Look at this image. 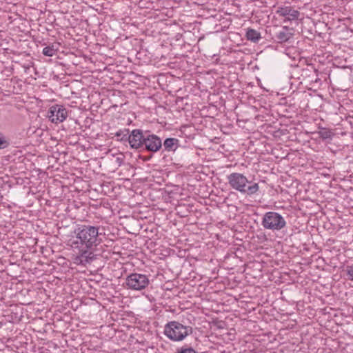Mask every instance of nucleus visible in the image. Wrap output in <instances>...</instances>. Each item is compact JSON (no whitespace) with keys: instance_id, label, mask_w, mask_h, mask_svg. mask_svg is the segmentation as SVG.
<instances>
[{"instance_id":"nucleus-1","label":"nucleus","mask_w":353,"mask_h":353,"mask_svg":"<svg viewBox=\"0 0 353 353\" xmlns=\"http://www.w3.org/2000/svg\"><path fill=\"white\" fill-rule=\"evenodd\" d=\"M74 233V239L70 240V245L74 250L77 251L78 255L74 258V263H90L94 258L93 251L102 242L99 227L90 225H78Z\"/></svg>"},{"instance_id":"nucleus-2","label":"nucleus","mask_w":353,"mask_h":353,"mask_svg":"<svg viewBox=\"0 0 353 353\" xmlns=\"http://www.w3.org/2000/svg\"><path fill=\"white\" fill-rule=\"evenodd\" d=\"M227 179L230 186L241 194L252 195L256 194L259 190L257 183L249 181L241 173H231L227 176Z\"/></svg>"},{"instance_id":"nucleus-3","label":"nucleus","mask_w":353,"mask_h":353,"mask_svg":"<svg viewBox=\"0 0 353 353\" xmlns=\"http://www.w3.org/2000/svg\"><path fill=\"white\" fill-rule=\"evenodd\" d=\"M193 330L190 326L185 325L179 321H172L164 326L163 334L170 341L179 342L183 341L188 336L192 334Z\"/></svg>"},{"instance_id":"nucleus-4","label":"nucleus","mask_w":353,"mask_h":353,"mask_svg":"<svg viewBox=\"0 0 353 353\" xmlns=\"http://www.w3.org/2000/svg\"><path fill=\"white\" fill-rule=\"evenodd\" d=\"M261 225L266 230L272 231H279L286 226V221L284 217L276 212H268L263 215Z\"/></svg>"},{"instance_id":"nucleus-5","label":"nucleus","mask_w":353,"mask_h":353,"mask_svg":"<svg viewBox=\"0 0 353 353\" xmlns=\"http://www.w3.org/2000/svg\"><path fill=\"white\" fill-rule=\"evenodd\" d=\"M150 281L145 274L132 273L125 279L128 288L133 290H141L149 285Z\"/></svg>"},{"instance_id":"nucleus-6","label":"nucleus","mask_w":353,"mask_h":353,"mask_svg":"<svg viewBox=\"0 0 353 353\" xmlns=\"http://www.w3.org/2000/svg\"><path fill=\"white\" fill-rule=\"evenodd\" d=\"M146 135L147 132L143 134V130L140 129H134L129 133V135L125 134L122 137L120 140L121 141H128L130 147L133 149L137 150L143 146Z\"/></svg>"},{"instance_id":"nucleus-7","label":"nucleus","mask_w":353,"mask_h":353,"mask_svg":"<svg viewBox=\"0 0 353 353\" xmlns=\"http://www.w3.org/2000/svg\"><path fill=\"white\" fill-rule=\"evenodd\" d=\"M48 117L52 123H59L66 119L68 112L63 105L57 104L50 108Z\"/></svg>"},{"instance_id":"nucleus-8","label":"nucleus","mask_w":353,"mask_h":353,"mask_svg":"<svg viewBox=\"0 0 353 353\" xmlns=\"http://www.w3.org/2000/svg\"><path fill=\"white\" fill-rule=\"evenodd\" d=\"M143 146L148 151L156 152L161 148L162 142L158 136L147 133Z\"/></svg>"},{"instance_id":"nucleus-9","label":"nucleus","mask_w":353,"mask_h":353,"mask_svg":"<svg viewBox=\"0 0 353 353\" xmlns=\"http://www.w3.org/2000/svg\"><path fill=\"white\" fill-rule=\"evenodd\" d=\"M276 14L280 17H285L284 21L296 20L299 18L300 12L290 6L279 7Z\"/></svg>"},{"instance_id":"nucleus-10","label":"nucleus","mask_w":353,"mask_h":353,"mask_svg":"<svg viewBox=\"0 0 353 353\" xmlns=\"http://www.w3.org/2000/svg\"><path fill=\"white\" fill-rule=\"evenodd\" d=\"M294 35L293 30L288 26H283L282 29L276 34V39L279 43L288 41Z\"/></svg>"},{"instance_id":"nucleus-11","label":"nucleus","mask_w":353,"mask_h":353,"mask_svg":"<svg viewBox=\"0 0 353 353\" xmlns=\"http://www.w3.org/2000/svg\"><path fill=\"white\" fill-rule=\"evenodd\" d=\"M179 141L175 138H167L163 142V147L168 152L175 151L179 147Z\"/></svg>"},{"instance_id":"nucleus-12","label":"nucleus","mask_w":353,"mask_h":353,"mask_svg":"<svg viewBox=\"0 0 353 353\" xmlns=\"http://www.w3.org/2000/svg\"><path fill=\"white\" fill-rule=\"evenodd\" d=\"M246 37L248 40L254 43L258 42L261 38V34L257 30L252 28L248 29Z\"/></svg>"},{"instance_id":"nucleus-13","label":"nucleus","mask_w":353,"mask_h":353,"mask_svg":"<svg viewBox=\"0 0 353 353\" xmlns=\"http://www.w3.org/2000/svg\"><path fill=\"white\" fill-rule=\"evenodd\" d=\"M57 50L58 49L55 47V46L54 44H52L51 46H48L45 47L43 49L42 52L45 56L52 57V56L55 55L56 52H57Z\"/></svg>"},{"instance_id":"nucleus-14","label":"nucleus","mask_w":353,"mask_h":353,"mask_svg":"<svg viewBox=\"0 0 353 353\" xmlns=\"http://www.w3.org/2000/svg\"><path fill=\"white\" fill-rule=\"evenodd\" d=\"M176 353H197V352L193 347H188V345H184V346L181 347V348L178 349Z\"/></svg>"},{"instance_id":"nucleus-15","label":"nucleus","mask_w":353,"mask_h":353,"mask_svg":"<svg viewBox=\"0 0 353 353\" xmlns=\"http://www.w3.org/2000/svg\"><path fill=\"white\" fill-rule=\"evenodd\" d=\"M319 135L320 138L325 140V139H331L332 132L330 130L324 129V130L319 132Z\"/></svg>"},{"instance_id":"nucleus-16","label":"nucleus","mask_w":353,"mask_h":353,"mask_svg":"<svg viewBox=\"0 0 353 353\" xmlns=\"http://www.w3.org/2000/svg\"><path fill=\"white\" fill-rule=\"evenodd\" d=\"M129 133H130L129 129L120 130L115 133V137H117L118 141H121L120 139L122 137L125 136V134L129 135Z\"/></svg>"},{"instance_id":"nucleus-17","label":"nucleus","mask_w":353,"mask_h":353,"mask_svg":"<svg viewBox=\"0 0 353 353\" xmlns=\"http://www.w3.org/2000/svg\"><path fill=\"white\" fill-rule=\"evenodd\" d=\"M9 143L6 139L5 137L0 132V149H3L8 147Z\"/></svg>"},{"instance_id":"nucleus-18","label":"nucleus","mask_w":353,"mask_h":353,"mask_svg":"<svg viewBox=\"0 0 353 353\" xmlns=\"http://www.w3.org/2000/svg\"><path fill=\"white\" fill-rule=\"evenodd\" d=\"M346 272L349 276V279L353 281V265H348L346 268Z\"/></svg>"}]
</instances>
